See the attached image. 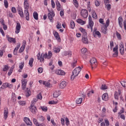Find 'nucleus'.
<instances>
[{"mask_svg": "<svg viewBox=\"0 0 126 126\" xmlns=\"http://www.w3.org/2000/svg\"><path fill=\"white\" fill-rule=\"evenodd\" d=\"M77 22L80 24H81V25H84V24H85L84 21L82 20L81 19H78L77 20Z\"/></svg>", "mask_w": 126, "mask_h": 126, "instance_id": "nucleus-31", "label": "nucleus"}, {"mask_svg": "<svg viewBox=\"0 0 126 126\" xmlns=\"http://www.w3.org/2000/svg\"><path fill=\"white\" fill-rule=\"evenodd\" d=\"M40 108L43 112H47L48 111V107L47 106H41Z\"/></svg>", "mask_w": 126, "mask_h": 126, "instance_id": "nucleus-45", "label": "nucleus"}, {"mask_svg": "<svg viewBox=\"0 0 126 126\" xmlns=\"http://www.w3.org/2000/svg\"><path fill=\"white\" fill-rule=\"evenodd\" d=\"M106 7L107 9V10H110L111 9V4H106Z\"/></svg>", "mask_w": 126, "mask_h": 126, "instance_id": "nucleus-60", "label": "nucleus"}, {"mask_svg": "<svg viewBox=\"0 0 126 126\" xmlns=\"http://www.w3.org/2000/svg\"><path fill=\"white\" fill-rule=\"evenodd\" d=\"M8 42H9V43H16V40H15V38H13L12 37H8Z\"/></svg>", "mask_w": 126, "mask_h": 126, "instance_id": "nucleus-27", "label": "nucleus"}, {"mask_svg": "<svg viewBox=\"0 0 126 126\" xmlns=\"http://www.w3.org/2000/svg\"><path fill=\"white\" fill-rule=\"evenodd\" d=\"M9 69V67L8 66L5 65L4 68L3 69V71H6Z\"/></svg>", "mask_w": 126, "mask_h": 126, "instance_id": "nucleus-54", "label": "nucleus"}, {"mask_svg": "<svg viewBox=\"0 0 126 126\" xmlns=\"http://www.w3.org/2000/svg\"><path fill=\"white\" fill-rule=\"evenodd\" d=\"M35 103H32L31 104L30 107H29L30 111L32 113V114H33L34 115H36L37 113V112H38V110H37V108L36 106H34Z\"/></svg>", "mask_w": 126, "mask_h": 126, "instance_id": "nucleus-4", "label": "nucleus"}, {"mask_svg": "<svg viewBox=\"0 0 126 126\" xmlns=\"http://www.w3.org/2000/svg\"><path fill=\"white\" fill-rule=\"evenodd\" d=\"M22 81V88L23 90H25L26 88V84H27V80L25 79H23L21 80Z\"/></svg>", "mask_w": 126, "mask_h": 126, "instance_id": "nucleus-12", "label": "nucleus"}, {"mask_svg": "<svg viewBox=\"0 0 126 126\" xmlns=\"http://www.w3.org/2000/svg\"><path fill=\"white\" fill-rule=\"evenodd\" d=\"M52 56H53V53H52V51H49L48 52V54L47 53H45L43 56L42 55V54L41 55V56H37V60H38L39 61H40V63H44V59H48V60H50V59H51V58H52Z\"/></svg>", "mask_w": 126, "mask_h": 126, "instance_id": "nucleus-1", "label": "nucleus"}, {"mask_svg": "<svg viewBox=\"0 0 126 126\" xmlns=\"http://www.w3.org/2000/svg\"><path fill=\"white\" fill-rule=\"evenodd\" d=\"M102 100H103V101H108V94L107 93L104 94L102 96Z\"/></svg>", "mask_w": 126, "mask_h": 126, "instance_id": "nucleus-23", "label": "nucleus"}, {"mask_svg": "<svg viewBox=\"0 0 126 126\" xmlns=\"http://www.w3.org/2000/svg\"><path fill=\"white\" fill-rule=\"evenodd\" d=\"M3 116L4 120H6L8 117V109L7 108L4 109L3 112Z\"/></svg>", "mask_w": 126, "mask_h": 126, "instance_id": "nucleus-19", "label": "nucleus"}, {"mask_svg": "<svg viewBox=\"0 0 126 126\" xmlns=\"http://www.w3.org/2000/svg\"><path fill=\"white\" fill-rule=\"evenodd\" d=\"M11 11L13 13H16V12H17L16 8H15V7H12L11 8Z\"/></svg>", "mask_w": 126, "mask_h": 126, "instance_id": "nucleus-56", "label": "nucleus"}, {"mask_svg": "<svg viewBox=\"0 0 126 126\" xmlns=\"http://www.w3.org/2000/svg\"><path fill=\"white\" fill-rule=\"evenodd\" d=\"M110 24V20L108 19L106 22V24L103 25V27L101 28V30L103 34H107V30H108V27Z\"/></svg>", "mask_w": 126, "mask_h": 126, "instance_id": "nucleus-3", "label": "nucleus"}, {"mask_svg": "<svg viewBox=\"0 0 126 126\" xmlns=\"http://www.w3.org/2000/svg\"><path fill=\"white\" fill-rule=\"evenodd\" d=\"M13 71V69H12V68H10L8 72V76H10V75H11V73H12Z\"/></svg>", "mask_w": 126, "mask_h": 126, "instance_id": "nucleus-59", "label": "nucleus"}, {"mask_svg": "<svg viewBox=\"0 0 126 126\" xmlns=\"http://www.w3.org/2000/svg\"><path fill=\"white\" fill-rule=\"evenodd\" d=\"M33 18L35 20H38V19H39V18H38V13H37V12H33Z\"/></svg>", "mask_w": 126, "mask_h": 126, "instance_id": "nucleus-30", "label": "nucleus"}, {"mask_svg": "<svg viewBox=\"0 0 126 126\" xmlns=\"http://www.w3.org/2000/svg\"><path fill=\"white\" fill-rule=\"evenodd\" d=\"M51 5L53 8H55L56 7V4L55 3L54 0H51Z\"/></svg>", "mask_w": 126, "mask_h": 126, "instance_id": "nucleus-55", "label": "nucleus"}, {"mask_svg": "<svg viewBox=\"0 0 126 126\" xmlns=\"http://www.w3.org/2000/svg\"><path fill=\"white\" fill-rule=\"evenodd\" d=\"M89 25L87 26V28H90V27L94 26V22L92 20V17L90 15L89 16Z\"/></svg>", "mask_w": 126, "mask_h": 126, "instance_id": "nucleus-10", "label": "nucleus"}, {"mask_svg": "<svg viewBox=\"0 0 126 126\" xmlns=\"http://www.w3.org/2000/svg\"><path fill=\"white\" fill-rule=\"evenodd\" d=\"M4 4L6 8H7V7H8V2L7 1V0H4Z\"/></svg>", "mask_w": 126, "mask_h": 126, "instance_id": "nucleus-47", "label": "nucleus"}, {"mask_svg": "<svg viewBox=\"0 0 126 126\" xmlns=\"http://www.w3.org/2000/svg\"><path fill=\"white\" fill-rule=\"evenodd\" d=\"M24 121L28 126H32V122L29 118L26 117L24 119Z\"/></svg>", "mask_w": 126, "mask_h": 126, "instance_id": "nucleus-17", "label": "nucleus"}, {"mask_svg": "<svg viewBox=\"0 0 126 126\" xmlns=\"http://www.w3.org/2000/svg\"><path fill=\"white\" fill-rule=\"evenodd\" d=\"M118 50H119V46L117 45H116V46H115V47L113 48V52H118Z\"/></svg>", "mask_w": 126, "mask_h": 126, "instance_id": "nucleus-50", "label": "nucleus"}, {"mask_svg": "<svg viewBox=\"0 0 126 126\" xmlns=\"http://www.w3.org/2000/svg\"><path fill=\"white\" fill-rule=\"evenodd\" d=\"M119 25L121 28H123V17H119L118 18Z\"/></svg>", "mask_w": 126, "mask_h": 126, "instance_id": "nucleus-21", "label": "nucleus"}, {"mask_svg": "<svg viewBox=\"0 0 126 126\" xmlns=\"http://www.w3.org/2000/svg\"><path fill=\"white\" fill-rule=\"evenodd\" d=\"M81 67L79 66L77 67H76L73 71H72V74L71 76V80H74L77 76H78V74L80 73V71H81Z\"/></svg>", "mask_w": 126, "mask_h": 126, "instance_id": "nucleus-2", "label": "nucleus"}, {"mask_svg": "<svg viewBox=\"0 0 126 126\" xmlns=\"http://www.w3.org/2000/svg\"><path fill=\"white\" fill-rule=\"evenodd\" d=\"M82 41L84 44H88V38L87 37V35L82 36Z\"/></svg>", "mask_w": 126, "mask_h": 126, "instance_id": "nucleus-16", "label": "nucleus"}, {"mask_svg": "<svg viewBox=\"0 0 126 126\" xmlns=\"http://www.w3.org/2000/svg\"><path fill=\"white\" fill-rule=\"evenodd\" d=\"M105 123L106 126H110V122H109L108 120H105Z\"/></svg>", "mask_w": 126, "mask_h": 126, "instance_id": "nucleus-63", "label": "nucleus"}, {"mask_svg": "<svg viewBox=\"0 0 126 126\" xmlns=\"http://www.w3.org/2000/svg\"><path fill=\"white\" fill-rule=\"evenodd\" d=\"M110 49L112 50L113 47H114V41H111L110 42Z\"/></svg>", "mask_w": 126, "mask_h": 126, "instance_id": "nucleus-61", "label": "nucleus"}, {"mask_svg": "<svg viewBox=\"0 0 126 126\" xmlns=\"http://www.w3.org/2000/svg\"><path fill=\"white\" fill-rule=\"evenodd\" d=\"M24 67V62H21L19 64V68L21 69H23V67Z\"/></svg>", "mask_w": 126, "mask_h": 126, "instance_id": "nucleus-41", "label": "nucleus"}, {"mask_svg": "<svg viewBox=\"0 0 126 126\" xmlns=\"http://www.w3.org/2000/svg\"><path fill=\"white\" fill-rule=\"evenodd\" d=\"M17 11L20 16L22 17V18H24V13H23V10H22V8L20 7H18L17 8Z\"/></svg>", "mask_w": 126, "mask_h": 126, "instance_id": "nucleus-11", "label": "nucleus"}, {"mask_svg": "<svg viewBox=\"0 0 126 126\" xmlns=\"http://www.w3.org/2000/svg\"><path fill=\"white\" fill-rule=\"evenodd\" d=\"M114 53L113 54V57L116 58V57H118L119 56L118 51H113Z\"/></svg>", "mask_w": 126, "mask_h": 126, "instance_id": "nucleus-48", "label": "nucleus"}, {"mask_svg": "<svg viewBox=\"0 0 126 126\" xmlns=\"http://www.w3.org/2000/svg\"><path fill=\"white\" fill-rule=\"evenodd\" d=\"M81 15L84 18H87V17H88V11L85 9H82L81 11Z\"/></svg>", "mask_w": 126, "mask_h": 126, "instance_id": "nucleus-6", "label": "nucleus"}, {"mask_svg": "<svg viewBox=\"0 0 126 126\" xmlns=\"http://www.w3.org/2000/svg\"><path fill=\"white\" fill-rule=\"evenodd\" d=\"M0 32L1 34H2V36L4 37L5 36V34H4V32H3V30H2V28L0 27Z\"/></svg>", "mask_w": 126, "mask_h": 126, "instance_id": "nucleus-52", "label": "nucleus"}, {"mask_svg": "<svg viewBox=\"0 0 126 126\" xmlns=\"http://www.w3.org/2000/svg\"><path fill=\"white\" fill-rule=\"evenodd\" d=\"M121 85L124 87V88H126V82L125 81H122V82H121Z\"/></svg>", "mask_w": 126, "mask_h": 126, "instance_id": "nucleus-53", "label": "nucleus"}, {"mask_svg": "<svg viewBox=\"0 0 126 126\" xmlns=\"http://www.w3.org/2000/svg\"><path fill=\"white\" fill-rule=\"evenodd\" d=\"M93 35L94 38H97V37H98V38H101V33L98 31L96 32H93Z\"/></svg>", "mask_w": 126, "mask_h": 126, "instance_id": "nucleus-13", "label": "nucleus"}, {"mask_svg": "<svg viewBox=\"0 0 126 126\" xmlns=\"http://www.w3.org/2000/svg\"><path fill=\"white\" fill-rule=\"evenodd\" d=\"M38 72H39V73H42V72H43V68L42 67L38 68Z\"/></svg>", "mask_w": 126, "mask_h": 126, "instance_id": "nucleus-64", "label": "nucleus"}, {"mask_svg": "<svg viewBox=\"0 0 126 126\" xmlns=\"http://www.w3.org/2000/svg\"><path fill=\"white\" fill-rule=\"evenodd\" d=\"M76 104H81L82 103V98H79L76 100Z\"/></svg>", "mask_w": 126, "mask_h": 126, "instance_id": "nucleus-38", "label": "nucleus"}, {"mask_svg": "<svg viewBox=\"0 0 126 126\" xmlns=\"http://www.w3.org/2000/svg\"><path fill=\"white\" fill-rule=\"evenodd\" d=\"M79 30L83 33V36H86L87 35V32H86V30H85V29L82 28H80Z\"/></svg>", "mask_w": 126, "mask_h": 126, "instance_id": "nucleus-26", "label": "nucleus"}, {"mask_svg": "<svg viewBox=\"0 0 126 126\" xmlns=\"http://www.w3.org/2000/svg\"><path fill=\"white\" fill-rule=\"evenodd\" d=\"M99 23H100L101 24H103V25H105V24H106L104 23V20L102 18L99 19Z\"/></svg>", "mask_w": 126, "mask_h": 126, "instance_id": "nucleus-62", "label": "nucleus"}, {"mask_svg": "<svg viewBox=\"0 0 126 126\" xmlns=\"http://www.w3.org/2000/svg\"><path fill=\"white\" fill-rule=\"evenodd\" d=\"M43 85H45L46 87H50V82H47L46 81H43L42 83Z\"/></svg>", "mask_w": 126, "mask_h": 126, "instance_id": "nucleus-39", "label": "nucleus"}, {"mask_svg": "<svg viewBox=\"0 0 126 126\" xmlns=\"http://www.w3.org/2000/svg\"><path fill=\"white\" fill-rule=\"evenodd\" d=\"M81 53L84 56H85L87 53V49L86 48H83L81 50Z\"/></svg>", "mask_w": 126, "mask_h": 126, "instance_id": "nucleus-28", "label": "nucleus"}, {"mask_svg": "<svg viewBox=\"0 0 126 126\" xmlns=\"http://www.w3.org/2000/svg\"><path fill=\"white\" fill-rule=\"evenodd\" d=\"M56 2L57 7V10H58V11H60V10H61V9H62V6L61 5V3L58 0H57Z\"/></svg>", "mask_w": 126, "mask_h": 126, "instance_id": "nucleus-25", "label": "nucleus"}, {"mask_svg": "<svg viewBox=\"0 0 126 126\" xmlns=\"http://www.w3.org/2000/svg\"><path fill=\"white\" fill-rule=\"evenodd\" d=\"M67 85V83L65 81H62L60 85V87L61 88V89H63L65 86Z\"/></svg>", "mask_w": 126, "mask_h": 126, "instance_id": "nucleus-20", "label": "nucleus"}, {"mask_svg": "<svg viewBox=\"0 0 126 126\" xmlns=\"http://www.w3.org/2000/svg\"><path fill=\"white\" fill-rule=\"evenodd\" d=\"M48 103L49 104V105H55V104H57L58 102L54 100H51L49 101Z\"/></svg>", "mask_w": 126, "mask_h": 126, "instance_id": "nucleus-46", "label": "nucleus"}, {"mask_svg": "<svg viewBox=\"0 0 126 126\" xmlns=\"http://www.w3.org/2000/svg\"><path fill=\"white\" fill-rule=\"evenodd\" d=\"M55 73L58 75H65V72L61 69L56 70Z\"/></svg>", "mask_w": 126, "mask_h": 126, "instance_id": "nucleus-14", "label": "nucleus"}, {"mask_svg": "<svg viewBox=\"0 0 126 126\" xmlns=\"http://www.w3.org/2000/svg\"><path fill=\"white\" fill-rule=\"evenodd\" d=\"M90 64L91 65L92 69L96 68L97 67V60L95 58H92L90 61Z\"/></svg>", "mask_w": 126, "mask_h": 126, "instance_id": "nucleus-5", "label": "nucleus"}, {"mask_svg": "<svg viewBox=\"0 0 126 126\" xmlns=\"http://www.w3.org/2000/svg\"><path fill=\"white\" fill-rule=\"evenodd\" d=\"M18 103L21 106H25V105H26V101L20 100L19 101Z\"/></svg>", "mask_w": 126, "mask_h": 126, "instance_id": "nucleus-35", "label": "nucleus"}, {"mask_svg": "<svg viewBox=\"0 0 126 126\" xmlns=\"http://www.w3.org/2000/svg\"><path fill=\"white\" fill-rule=\"evenodd\" d=\"M37 99H39V100H42L43 96H42V94H39L37 95Z\"/></svg>", "mask_w": 126, "mask_h": 126, "instance_id": "nucleus-58", "label": "nucleus"}, {"mask_svg": "<svg viewBox=\"0 0 126 126\" xmlns=\"http://www.w3.org/2000/svg\"><path fill=\"white\" fill-rule=\"evenodd\" d=\"M54 34L56 40H57L58 42H61V37H60V35H59V33H58V32H55Z\"/></svg>", "mask_w": 126, "mask_h": 126, "instance_id": "nucleus-22", "label": "nucleus"}, {"mask_svg": "<svg viewBox=\"0 0 126 126\" xmlns=\"http://www.w3.org/2000/svg\"><path fill=\"white\" fill-rule=\"evenodd\" d=\"M33 62H34V59H33V58L30 59V60L29 61V64L31 66V67H32V66H33Z\"/></svg>", "mask_w": 126, "mask_h": 126, "instance_id": "nucleus-33", "label": "nucleus"}, {"mask_svg": "<svg viewBox=\"0 0 126 126\" xmlns=\"http://www.w3.org/2000/svg\"><path fill=\"white\" fill-rule=\"evenodd\" d=\"M53 51L54 53H55V54H58V53H60V52H61V48L55 46L53 48Z\"/></svg>", "mask_w": 126, "mask_h": 126, "instance_id": "nucleus-24", "label": "nucleus"}, {"mask_svg": "<svg viewBox=\"0 0 126 126\" xmlns=\"http://www.w3.org/2000/svg\"><path fill=\"white\" fill-rule=\"evenodd\" d=\"M49 13L48 14V18L50 20L51 22H53V17L55 16V12L54 11H51L50 10H48Z\"/></svg>", "mask_w": 126, "mask_h": 126, "instance_id": "nucleus-7", "label": "nucleus"}, {"mask_svg": "<svg viewBox=\"0 0 126 126\" xmlns=\"http://www.w3.org/2000/svg\"><path fill=\"white\" fill-rule=\"evenodd\" d=\"M77 63V61L74 60L73 62L72 63L71 65L72 66V67H75L76 66V64Z\"/></svg>", "mask_w": 126, "mask_h": 126, "instance_id": "nucleus-42", "label": "nucleus"}, {"mask_svg": "<svg viewBox=\"0 0 126 126\" xmlns=\"http://www.w3.org/2000/svg\"><path fill=\"white\" fill-rule=\"evenodd\" d=\"M60 96V92L55 91L53 94V97L54 98H58Z\"/></svg>", "mask_w": 126, "mask_h": 126, "instance_id": "nucleus-29", "label": "nucleus"}, {"mask_svg": "<svg viewBox=\"0 0 126 126\" xmlns=\"http://www.w3.org/2000/svg\"><path fill=\"white\" fill-rule=\"evenodd\" d=\"M70 26L72 29H74V27H75V23L72 20L71 21Z\"/></svg>", "mask_w": 126, "mask_h": 126, "instance_id": "nucleus-34", "label": "nucleus"}, {"mask_svg": "<svg viewBox=\"0 0 126 126\" xmlns=\"http://www.w3.org/2000/svg\"><path fill=\"white\" fill-rule=\"evenodd\" d=\"M24 8L25 10H28L29 9V3L27 0H24Z\"/></svg>", "mask_w": 126, "mask_h": 126, "instance_id": "nucleus-18", "label": "nucleus"}, {"mask_svg": "<svg viewBox=\"0 0 126 126\" xmlns=\"http://www.w3.org/2000/svg\"><path fill=\"white\" fill-rule=\"evenodd\" d=\"M100 89L101 90H106V89H108V87L106 86V84L102 85Z\"/></svg>", "mask_w": 126, "mask_h": 126, "instance_id": "nucleus-37", "label": "nucleus"}, {"mask_svg": "<svg viewBox=\"0 0 126 126\" xmlns=\"http://www.w3.org/2000/svg\"><path fill=\"white\" fill-rule=\"evenodd\" d=\"M116 36L118 40H122V35L118 32H116Z\"/></svg>", "mask_w": 126, "mask_h": 126, "instance_id": "nucleus-40", "label": "nucleus"}, {"mask_svg": "<svg viewBox=\"0 0 126 126\" xmlns=\"http://www.w3.org/2000/svg\"><path fill=\"white\" fill-rule=\"evenodd\" d=\"M73 1L75 7H78V1H77V0H73Z\"/></svg>", "mask_w": 126, "mask_h": 126, "instance_id": "nucleus-43", "label": "nucleus"}, {"mask_svg": "<svg viewBox=\"0 0 126 126\" xmlns=\"http://www.w3.org/2000/svg\"><path fill=\"white\" fill-rule=\"evenodd\" d=\"M24 16H25V18L26 20L28 21H29L30 18H29V11H28V10H24Z\"/></svg>", "mask_w": 126, "mask_h": 126, "instance_id": "nucleus-15", "label": "nucleus"}, {"mask_svg": "<svg viewBox=\"0 0 126 126\" xmlns=\"http://www.w3.org/2000/svg\"><path fill=\"white\" fill-rule=\"evenodd\" d=\"M72 55L71 51H65L64 52V56H69V57H71Z\"/></svg>", "mask_w": 126, "mask_h": 126, "instance_id": "nucleus-32", "label": "nucleus"}, {"mask_svg": "<svg viewBox=\"0 0 126 126\" xmlns=\"http://www.w3.org/2000/svg\"><path fill=\"white\" fill-rule=\"evenodd\" d=\"M7 16H9V17H10L11 18H12V17H13V14L10 11H8L7 12Z\"/></svg>", "mask_w": 126, "mask_h": 126, "instance_id": "nucleus-44", "label": "nucleus"}, {"mask_svg": "<svg viewBox=\"0 0 126 126\" xmlns=\"http://www.w3.org/2000/svg\"><path fill=\"white\" fill-rule=\"evenodd\" d=\"M92 17L94 19H97V14L95 12V11H93L92 12Z\"/></svg>", "mask_w": 126, "mask_h": 126, "instance_id": "nucleus-36", "label": "nucleus"}, {"mask_svg": "<svg viewBox=\"0 0 126 126\" xmlns=\"http://www.w3.org/2000/svg\"><path fill=\"white\" fill-rule=\"evenodd\" d=\"M25 49V47L22 46L20 50H19V53H23V51H24V49Z\"/></svg>", "mask_w": 126, "mask_h": 126, "instance_id": "nucleus-57", "label": "nucleus"}, {"mask_svg": "<svg viewBox=\"0 0 126 126\" xmlns=\"http://www.w3.org/2000/svg\"><path fill=\"white\" fill-rule=\"evenodd\" d=\"M119 94H118V92H116L114 95L115 99H116V100H119Z\"/></svg>", "mask_w": 126, "mask_h": 126, "instance_id": "nucleus-51", "label": "nucleus"}, {"mask_svg": "<svg viewBox=\"0 0 126 126\" xmlns=\"http://www.w3.org/2000/svg\"><path fill=\"white\" fill-rule=\"evenodd\" d=\"M20 29H21V25L20 24V23H19V22H17L15 30L16 34H18V33L20 32Z\"/></svg>", "mask_w": 126, "mask_h": 126, "instance_id": "nucleus-8", "label": "nucleus"}, {"mask_svg": "<svg viewBox=\"0 0 126 126\" xmlns=\"http://www.w3.org/2000/svg\"><path fill=\"white\" fill-rule=\"evenodd\" d=\"M33 124H34V125L36 126H37V125L39 124V123H38V121L37 120V119L35 118L33 119Z\"/></svg>", "mask_w": 126, "mask_h": 126, "instance_id": "nucleus-49", "label": "nucleus"}, {"mask_svg": "<svg viewBox=\"0 0 126 126\" xmlns=\"http://www.w3.org/2000/svg\"><path fill=\"white\" fill-rule=\"evenodd\" d=\"M119 49L120 54H121V55H124V54H125V45H124V43H120Z\"/></svg>", "mask_w": 126, "mask_h": 126, "instance_id": "nucleus-9", "label": "nucleus"}]
</instances>
